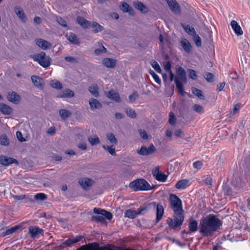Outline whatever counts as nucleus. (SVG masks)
<instances>
[{
	"instance_id": "nucleus-1",
	"label": "nucleus",
	"mask_w": 250,
	"mask_h": 250,
	"mask_svg": "<svg viewBox=\"0 0 250 250\" xmlns=\"http://www.w3.org/2000/svg\"><path fill=\"white\" fill-rule=\"evenodd\" d=\"M221 226L220 220L215 215L210 214L200 220L199 231L204 236H211Z\"/></svg>"
},
{
	"instance_id": "nucleus-2",
	"label": "nucleus",
	"mask_w": 250,
	"mask_h": 250,
	"mask_svg": "<svg viewBox=\"0 0 250 250\" xmlns=\"http://www.w3.org/2000/svg\"><path fill=\"white\" fill-rule=\"evenodd\" d=\"M129 187L134 191L148 190L151 189L150 185L143 179H138L130 182Z\"/></svg>"
},
{
	"instance_id": "nucleus-3",
	"label": "nucleus",
	"mask_w": 250,
	"mask_h": 250,
	"mask_svg": "<svg viewBox=\"0 0 250 250\" xmlns=\"http://www.w3.org/2000/svg\"><path fill=\"white\" fill-rule=\"evenodd\" d=\"M30 57L44 68L48 67L51 64V59L44 52L32 55Z\"/></svg>"
},
{
	"instance_id": "nucleus-4",
	"label": "nucleus",
	"mask_w": 250,
	"mask_h": 250,
	"mask_svg": "<svg viewBox=\"0 0 250 250\" xmlns=\"http://www.w3.org/2000/svg\"><path fill=\"white\" fill-rule=\"evenodd\" d=\"M170 201L174 213H183L182 201L177 196L173 194H170Z\"/></svg>"
},
{
	"instance_id": "nucleus-5",
	"label": "nucleus",
	"mask_w": 250,
	"mask_h": 250,
	"mask_svg": "<svg viewBox=\"0 0 250 250\" xmlns=\"http://www.w3.org/2000/svg\"><path fill=\"white\" fill-rule=\"evenodd\" d=\"M184 220L183 213H174V219L169 218L167 220V224L169 227L175 229L181 226Z\"/></svg>"
},
{
	"instance_id": "nucleus-6",
	"label": "nucleus",
	"mask_w": 250,
	"mask_h": 250,
	"mask_svg": "<svg viewBox=\"0 0 250 250\" xmlns=\"http://www.w3.org/2000/svg\"><path fill=\"white\" fill-rule=\"evenodd\" d=\"M29 233L32 238H37L40 235H42L43 230L37 226H31L29 227Z\"/></svg>"
},
{
	"instance_id": "nucleus-7",
	"label": "nucleus",
	"mask_w": 250,
	"mask_h": 250,
	"mask_svg": "<svg viewBox=\"0 0 250 250\" xmlns=\"http://www.w3.org/2000/svg\"><path fill=\"white\" fill-rule=\"evenodd\" d=\"M79 183L85 190H88L94 184V181L86 177H83L79 180Z\"/></svg>"
},
{
	"instance_id": "nucleus-8",
	"label": "nucleus",
	"mask_w": 250,
	"mask_h": 250,
	"mask_svg": "<svg viewBox=\"0 0 250 250\" xmlns=\"http://www.w3.org/2000/svg\"><path fill=\"white\" fill-rule=\"evenodd\" d=\"M156 150V148L153 145H151L148 147H146L144 146H142L140 150L138 151V153L141 155L146 156L148 155Z\"/></svg>"
},
{
	"instance_id": "nucleus-9",
	"label": "nucleus",
	"mask_w": 250,
	"mask_h": 250,
	"mask_svg": "<svg viewBox=\"0 0 250 250\" xmlns=\"http://www.w3.org/2000/svg\"><path fill=\"white\" fill-rule=\"evenodd\" d=\"M7 99L9 101L15 104L20 103L21 98L20 96L15 92H10L8 93Z\"/></svg>"
},
{
	"instance_id": "nucleus-10",
	"label": "nucleus",
	"mask_w": 250,
	"mask_h": 250,
	"mask_svg": "<svg viewBox=\"0 0 250 250\" xmlns=\"http://www.w3.org/2000/svg\"><path fill=\"white\" fill-rule=\"evenodd\" d=\"M36 44L42 50H47L50 48L52 44L42 39H37L35 40Z\"/></svg>"
},
{
	"instance_id": "nucleus-11",
	"label": "nucleus",
	"mask_w": 250,
	"mask_h": 250,
	"mask_svg": "<svg viewBox=\"0 0 250 250\" xmlns=\"http://www.w3.org/2000/svg\"><path fill=\"white\" fill-rule=\"evenodd\" d=\"M176 73L177 78L179 81H183L185 83L187 82V76L185 70L180 66L176 67Z\"/></svg>"
},
{
	"instance_id": "nucleus-12",
	"label": "nucleus",
	"mask_w": 250,
	"mask_h": 250,
	"mask_svg": "<svg viewBox=\"0 0 250 250\" xmlns=\"http://www.w3.org/2000/svg\"><path fill=\"white\" fill-rule=\"evenodd\" d=\"M89 104L92 110L99 109L102 107V104L98 100L93 98L89 99Z\"/></svg>"
},
{
	"instance_id": "nucleus-13",
	"label": "nucleus",
	"mask_w": 250,
	"mask_h": 250,
	"mask_svg": "<svg viewBox=\"0 0 250 250\" xmlns=\"http://www.w3.org/2000/svg\"><path fill=\"white\" fill-rule=\"evenodd\" d=\"M170 9L175 13L180 11V6L175 0H166Z\"/></svg>"
},
{
	"instance_id": "nucleus-14",
	"label": "nucleus",
	"mask_w": 250,
	"mask_h": 250,
	"mask_svg": "<svg viewBox=\"0 0 250 250\" xmlns=\"http://www.w3.org/2000/svg\"><path fill=\"white\" fill-rule=\"evenodd\" d=\"M155 206H156V222H158L162 219L164 213V208L163 206L161 204H157L155 203H153Z\"/></svg>"
},
{
	"instance_id": "nucleus-15",
	"label": "nucleus",
	"mask_w": 250,
	"mask_h": 250,
	"mask_svg": "<svg viewBox=\"0 0 250 250\" xmlns=\"http://www.w3.org/2000/svg\"><path fill=\"white\" fill-rule=\"evenodd\" d=\"M16 162H17V161L14 158L5 156H0V164L3 166H8Z\"/></svg>"
},
{
	"instance_id": "nucleus-16",
	"label": "nucleus",
	"mask_w": 250,
	"mask_h": 250,
	"mask_svg": "<svg viewBox=\"0 0 250 250\" xmlns=\"http://www.w3.org/2000/svg\"><path fill=\"white\" fill-rule=\"evenodd\" d=\"M31 80L35 86L40 89H42L43 85V80L36 75H33L31 77Z\"/></svg>"
},
{
	"instance_id": "nucleus-17",
	"label": "nucleus",
	"mask_w": 250,
	"mask_h": 250,
	"mask_svg": "<svg viewBox=\"0 0 250 250\" xmlns=\"http://www.w3.org/2000/svg\"><path fill=\"white\" fill-rule=\"evenodd\" d=\"M75 94L73 91L70 90V89L67 88L63 91H62L61 92H60L57 97L58 98H72L74 96Z\"/></svg>"
},
{
	"instance_id": "nucleus-18",
	"label": "nucleus",
	"mask_w": 250,
	"mask_h": 250,
	"mask_svg": "<svg viewBox=\"0 0 250 250\" xmlns=\"http://www.w3.org/2000/svg\"><path fill=\"white\" fill-rule=\"evenodd\" d=\"M230 25L236 35L240 36L243 34V32L241 27L235 21H232L230 22Z\"/></svg>"
},
{
	"instance_id": "nucleus-19",
	"label": "nucleus",
	"mask_w": 250,
	"mask_h": 250,
	"mask_svg": "<svg viewBox=\"0 0 250 250\" xmlns=\"http://www.w3.org/2000/svg\"><path fill=\"white\" fill-rule=\"evenodd\" d=\"M133 5L137 9L143 14L146 13L148 11V8L142 2L134 1L133 2Z\"/></svg>"
},
{
	"instance_id": "nucleus-20",
	"label": "nucleus",
	"mask_w": 250,
	"mask_h": 250,
	"mask_svg": "<svg viewBox=\"0 0 250 250\" xmlns=\"http://www.w3.org/2000/svg\"><path fill=\"white\" fill-rule=\"evenodd\" d=\"M105 94L107 97L116 102H120L121 101V99L119 94L113 90L106 92Z\"/></svg>"
},
{
	"instance_id": "nucleus-21",
	"label": "nucleus",
	"mask_w": 250,
	"mask_h": 250,
	"mask_svg": "<svg viewBox=\"0 0 250 250\" xmlns=\"http://www.w3.org/2000/svg\"><path fill=\"white\" fill-rule=\"evenodd\" d=\"M180 44L187 53H189L191 52L192 46L187 39H182L180 41Z\"/></svg>"
},
{
	"instance_id": "nucleus-22",
	"label": "nucleus",
	"mask_w": 250,
	"mask_h": 250,
	"mask_svg": "<svg viewBox=\"0 0 250 250\" xmlns=\"http://www.w3.org/2000/svg\"><path fill=\"white\" fill-rule=\"evenodd\" d=\"M189 181L188 179H182L178 182L175 188L179 189H184L189 186Z\"/></svg>"
},
{
	"instance_id": "nucleus-23",
	"label": "nucleus",
	"mask_w": 250,
	"mask_h": 250,
	"mask_svg": "<svg viewBox=\"0 0 250 250\" xmlns=\"http://www.w3.org/2000/svg\"><path fill=\"white\" fill-rule=\"evenodd\" d=\"M116 60L111 58H104L102 61L103 64L106 67L113 68L116 64Z\"/></svg>"
},
{
	"instance_id": "nucleus-24",
	"label": "nucleus",
	"mask_w": 250,
	"mask_h": 250,
	"mask_svg": "<svg viewBox=\"0 0 250 250\" xmlns=\"http://www.w3.org/2000/svg\"><path fill=\"white\" fill-rule=\"evenodd\" d=\"M0 111L3 114L9 115L12 112L13 110L9 105L3 103H0Z\"/></svg>"
},
{
	"instance_id": "nucleus-25",
	"label": "nucleus",
	"mask_w": 250,
	"mask_h": 250,
	"mask_svg": "<svg viewBox=\"0 0 250 250\" xmlns=\"http://www.w3.org/2000/svg\"><path fill=\"white\" fill-rule=\"evenodd\" d=\"M14 11L16 14L18 16V17L20 19V20L22 21L25 22L26 21V18L24 14V12L21 8L15 7Z\"/></svg>"
},
{
	"instance_id": "nucleus-26",
	"label": "nucleus",
	"mask_w": 250,
	"mask_h": 250,
	"mask_svg": "<svg viewBox=\"0 0 250 250\" xmlns=\"http://www.w3.org/2000/svg\"><path fill=\"white\" fill-rule=\"evenodd\" d=\"M66 39L74 44H79V42L77 36L73 33H69L66 35Z\"/></svg>"
},
{
	"instance_id": "nucleus-27",
	"label": "nucleus",
	"mask_w": 250,
	"mask_h": 250,
	"mask_svg": "<svg viewBox=\"0 0 250 250\" xmlns=\"http://www.w3.org/2000/svg\"><path fill=\"white\" fill-rule=\"evenodd\" d=\"M77 21L78 23L83 28H87L90 26L91 22L83 17H78Z\"/></svg>"
},
{
	"instance_id": "nucleus-28",
	"label": "nucleus",
	"mask_w": 250,
	"mask_h": 250,
	"mask_svg": "<svg viewBox=\"0 0 250 250\" xmlns=\"http://www.w3.org/2000/svg\"><path fill=\"white\" fill-rule=\"evenodd\" d=\"M174 81L178 89V92L181 95H184L185 92L184 91L183 85L181 82L178 80L177 78H175Z\"/></svg>"
},
{
	"instance_id": "nucleus-29",
	"label": "nucleus",
	"mask_w": 250,
	"mask_h": 250,
	"mask_svg": "<svg viewBox=\"0 0 250 250\" xmlns=\"http://www.w3.org/2000/svg\"><path fill=\"white\" fill-rule=\"evenodd\" d=\"M182 26L188 34L193 36L196 34L195 29L192 26L186 24H182Z\"/></svg>"
},
{
	"instance_id": "nucleus-30",
	"label": "nucleus",
	"mask_w": 250,
	"mask_h": 250,
	"mask_svg": "<svg viewBox=\"0 0 250 250\" xmlns=\"http://www.w3.org/2000/svg\"><path fill=\"white\" fill-rule=\"evenodd\" d=\"M120 9L125 13L128 12L130 15L133 14L131 8L126 2H123L122 3L120 6Z\"/></svg>"
},
{
	"instance_id": "nucleus-31",
	"label": "nucleus",
	"mask_w": 250,
	"mask_h": 250,
	"mask_svg": "<svg viewBox=\"0 0 250 250\" xmlns=\"http://www.w3.org/2000/svg\"><path fill=\"white\" fill-rule=\"evenodd\" d=\"M89 91L95 97H97L99 95L98 86L96 84H93L88 88Z\"/></svg>"
},
{
	"instance_id": "nucleus-32",
	"label": "nucleus",
	"mask_w": 250,
	"mask_h": 250,
	"mask_svg": "<svg viewBox=\"0 0 250 250\" xmlns=\"http://www.w3.org/2000/svg\"><path fill=\"white\" fill-rule=\"evenodd\" d=\"M20 228L19 226L13 227L10 229H7L5 231L3 232V236L10 235L16 232Z\"/></svg>"
},
{
	"instance_id": "nucleus-33",
	"label": "nucleus",
	"mask_w": 250,
	"mask_h": 250,
	"mask_svg": "<svg viewBox=\"0 0 250 250\" xmlns=\"http://www.w3.org/2000/svg\"><path fill=\"white\" fill-rule=\"evenodd\" d=\"M50 86L56 89L60 90L62 88V83L57 80H52L50 83Z\"/></svg>"
},
{
	"instance_id": "nucleus-34",
	"label": "nucleus",
	"mask_w": 250,
	"mask_h": 250,
	"mask_svg": "<svg viewBox=\"0 0 250 250\" xmlns=\"http://www.w3.org/2000/svg\"><path fill=\"white\" fill-rule=\"evenodd\" d=\"M59 114L62 119L64 120L71 116V113L66 109H61L59 111Z\"/></svg>"
},
{
	"instance_id": "nucleus-35",
	"label": "nucleus",
	"mask_w": 250,
	"mask_h": 250,
	"mask_svg": "<svg viewBox=\"0 0 250 250\" xmlns=\"http://www.w3.org/2000/svg\"><path fill=\"white\" fill-rule=\"evenodd\" d=\"M137 215L136 211L132 209H129L125 212V216L130 219L134 218Z\"/></svg>"
},
{
	"instance_id": "nucleus-36",
	"label": "nucleus",
	"mask_w": 250,
	"mask_h": 250,
	"mask_svg": "<svg viewBox=\"0 0 250 250\" xmlns=\"http://www.w3.org/2000/svg\"><path fill=\"white\" fill-rule=\"evenodd\" d=\"M90 27L93 29L95 33L101 31L103 29L102 26L95 22L91 23Z\"/></svg>"
},
{
	"instance_id": "nucleus-37",
	"label": "nucleus",
	"mask_w": 250,
	"mask_h": 250,
	"mask_svg": "<svg viewBox=\"0 0 250 250\" xmlns=\"http://www.w3.org/2000/svg\"><path fill=\"white\" fill-rule=\"evenodd\" d=\"M236 81L237 82H239V85H237V86H238L237 89L236 88L235 85H234L233 89L237 93L240 92L244 89L245 85H244V83L242 82H241V78H238Z\"/></svg>"
},
{
	"instance_id": "nucleus-38",
	"label": "nucleus",
	"mask_w": 250,
	"mask_h": 250,
	"mask_svg": "<svg viewBox=\"0 0 250 250\" xmlns=\"http://www.w3.org/2000/svg\"><path fill=\"white\" fill-rule=\"evenodd\" d=\"M88 140L91 146H94L100 143L99 138L96 136L89 137Z\"/></svg>"
},
{
	"instance_id": "nucleus-39",
	"label": "nucleus",
	"mask_w": 250,
	"mask_h": 250,
	"mask_svg": "<svg viewBox=\"0 0 250 250\" xmlns=\"http://www.w3.org/2000/svg\"><path fill=\"white\" fill-rule=\"evenodd\" d=\"M107 139L111 144L116 145L117 143V140L114 135L112 133H107L106 135Z\"/></svg>"
},
{
	"instance_id": "nucleus-40",
	"label": "nucleus",
	"mask_w": 250,
	"mask_h": 250,
	"mask_svg": "<svg viewBox=\"0 0 250 250\" xmlns=\"http://www.w3.org/2000/svg\"><path fill=\"white\" fill-rule=\"evenodd\" d=\"M198 223L195 220H192L189 224V229L191 232H195L197 229Z\"/></svg>"
},
{
	"instance_id": "nucleus-41",
	"label": "nucleus",
	"mask_w": 250,
	"mask_h": 250,
	"mask_svg": "<svg viewBox=\"0 0 250 250\" xmlns=\"http://www.w3.org/2000/svg\"><path fill=\"white\" fill-rule=\"evenodd\" d=\"M192 92L196 96L198 97L200 99H204V96L202 95V91L199 89H197L195 87H193L192 88Z\"/></svg>"
},
{
	"instance_id": "nucleus-42",
	"label": "nucleus",
	"mask_w": 250,
	"mask_h": 250,
	"mask_svg": "<svg viewBox=\"0 0 250 250\" xmlns=\"http://www.w3.org/2000/svg\"><path fill=\"white\" fill-rule=\"evenodd\" d=\"M0 144L4 146H7L9 144V140L5 135H2L0 136Z\"/></svg>"
},
{
	"instance_id": "nucleus-43",
	"label": "nucleus",
	"mask_w": 250,
	"mask_h": 250,
	"mask_svg": "<svg viewBox=\"0 0 250 250\" xmlns=\"http://www.w3.org/2000/svg\"><path fill=\"white\" fill-rule=\"evenodd\" d=\"M203 184H205L208 186H212V180L209 176L204 177L202 180L200 182Z\"/></svg>"
},
{
	"instance_id": "nucleus-44",
	"label": "nucleus",
	"mask_w": 250,
	"mask_h": 250,
	"mask_svg": "<svg viewBox=\"0 0 250 250\" xmlns=\"http://www.w3.org/2000/svg\"><path fill=\"white\" fill-rule=\"evenodd\" d=\"M192 108L194 111L199 114H202L204 112L203 107L199 104H195L193 105Z\"/></svg>"
},
{
	"instance_id": "nucleus-45",
	"label": "nucleus",
	"mask_w": 250,
	"mask_h": 250,
	"mask_svg": "<svg viewBox=\"0 0 250 250\" xmlns=\"http://www.w3.org/2000/svg\"><path fill=\"white\" fill-rule=\"evenodd\" d=\"M112 145L111 146H103V147L111 155L115 156L116 155L115 153V148Z\"/></svg>"
},
{
	"instance_id": "nucleus-46",
	"label": "nucleus",
	"mask_w": 250,
	"mask_h": 250,
	"mask_svg": "<svg viewBox=\"0 0 250 250\" xmlns=\"http://www.w3.org/2000/svg\"><path fill=\"white\" fill-rule=\"evenodd\" d=\"M193 40L196 44V45L198 47H200L202 45L201 39V38L197 34H195L193 35Z\"/></svg>"
},
{
	"instance_id": "nucleus-47",
	"label": "nucleus",
	"mask_w": 250,
	"mask_h": 250,
	"mask_svg": "<svg viewBox=\"0 0 250 250\" xmlns=\"http://www.w3.org/2000/svg\"><path fill=\"white\" fill-rule=\"evenodd\" d=\"M149 73L155 80V82L159 84H161V81L158 75H157L153 70H150Z\"/></svg>"
},
{
	"instance_id": "nucleus-48",
	"label": "nucleus",
	"mask_w": 250,
	"mask_h": 250,
	"mask_svg": "<svg viewBox=\"0 0 250 250\" xmlns=\"http://www.w3.org/2000/svg\"><path fill=\"white\" fill-rule=\"evenodd\" d=\"M106 51V49L101 44L99 46V48L95 50V53L97 55H100L101 53H105Z\"/></svg>"
},
{
	"instance_id": "nucleus-49",
	"label": "nucleus",
	"mask_w": 250,
	"mask_h": 250,
	"mask_svg": "<svg viewBox=\"0 0 250 250\" xmlns=\"http://www.w3.org/2000/svg\"><path fill=\"white\" fill-rule=\"evenodd\" d=\"M92 220L93 221H96L97 222H101L104 223L105 221V219L103 216V215H97V216H93L92 217Z\"/></svg>"
},
{
	"instance_id": "nucleus-50",
	"label": "nucleus",
	"mask_w": 250,
	"mask_h": 250,
	"mask_svg": "<svg viewBox=\"0 0 250 250\" xmlns=\"http://www.w3.org/2000/svg\"><path fill=\"white\" fill-rule=\"evenodd\" d=\"M152 67L158 73H161V69L160 66H159L158 63L155 61H153L151 63Z\"/></svg>"
},
{
	"instance_id": "nucleus-51",
	"label": "nucleus",
	"mask_w": 250,
	"mask_h": 250,
	"mask_svg": "<svg viewBox=\"0 0 250 250\" xmlns=\"http://www.w3.org/2000/svg\"><path fill=\"white\" fill-rule=\"evenodd\" d=\"M155 178L159 181L164 182L167 180V176L164 173H160Z\"/></svg>"
},
{
	"instance_id": "nucleus-52",
	"label": "nucleus",
	"mask_w": 250,
	"mask_h": 250,
	"mask_svg": "<svg viewBox=\"0 0 250 250\" xmlns=\"http://www.w3.org/2000/svg\"><path fill=\"white\" fill-rule=\"evenodd\" d=\"M126 115L132 118H134L136 117V113L135 111L131 108H128L126 109Z\"/></svg>"
},
{
	"instance_id": "nucleus-53",
	"label": "nucleus",
	"mask_w": 250,
	"mask_h": 250,
	"mask_svg": "<svg viewBox=\"0 0 250 250\" xmlns=\"http://www.w3.org/2000/svg\"><path fill=\"white\" fill-rule=\"evenodd\" d=\"M56 21L61 26L64 27H67L66 22L61 17H56Z\"/></svg>"
},
{
	"instance_id": "nucleus-54",
	"label": "nucleus",
	"mask_w": 250,
	"mask_h": 250,
	"mask_svg": "<svg viewBox=\"0 0 250 250\" xmlns=\"http://www.w3.org/2000/svg\"><path fill=\"white\" fill-rule=\"evenodd\" d=\"M46 196L42 193H37L34 196V198L38 200H44L46 199Z\"/></svg>"
},
{
	"instance_id": "nucleus-55",
	"label": "nucleus",
	"mask_w": 250,
	"mask_h": 250,
	"mask_svg": "<svg viewBox=\"0 0 250 250\" xmlns=\"http://www.w3.org/2000/svg\"><path fill=\"white\" fill-rule=\"evenodd\" d=\"M147 210V207L146 206L140 207L136 211L137 215L144 214Z\"/></svg>"
},
{
	"instance_id": "nucleus-56",
	"label": "nucleus",
	"mask_w": 250,
	"mask_h": 250,
	"mask_svg": "<svg viewBox=\"0 0 250 250\" xmlns=\"http://www.w3.org/2000/svg\"><path fill=\"white\" fill-rule=\"evenodd\" d=\"M189 77L192 80H196L197 77V73L192 69H189Z\"/></svg>"
},
{
	"instance_id": "nucleus-57",
	"label": "nucleus",
	"mask_w": 250,
	"mask_h": 250,
	"mask_svg": "<svg viewBox=\"0 0 250 250\" xmlns=\"http://www.w3.org/2000/svg\"><path fill=\"white\" fill-rule=\"evenodd\" d=\"M138 97V93L135 91L128 97V98L131 102H134Z\"/></svg>"
},
{
	"instance_id": "nucleus-58",
	"label": "nucleus",
	"mask_w": 250,
	"mask_h": 250,
	"mask_svg": "<svg viewBox=\"0 0 250 250\" xmlns=\"http://www.w3.org/2000/svg\"><path fill=\"white\" fill-rule=\"evenodd\" d=\"M64 60L65 61L69 62L76 63L78 62L77 59L73 57H65Z\"/></svg>"
},
{
	"instance_id": "nucleus-59",
	"label": "nucleus",
	"mask_w": 250,
	"mask_h": 250,
	"mask_svg": "<svg viewBox=\"0 0 250 250\" xmlns=\"http://www.w3.org/2000/svg\"><path fill=\"white\" fill-rule=\"evenodd\" d=\"M203 166V164L202 162L200 161H197L193 163V167L194 168L197 169H200Z\"/></svg>"
},
{
	"instance_id": "nucleus-60",
	"label": "nucleus",
	"mask_w": 250,
	"mask_h": 250,
	"mask_svg": "<svg viewBox=\"0 0 250 250\" xmlns=\"http://www.w3.org/2000/svg\"><path fill=\"white\" fill-rule=\"evenodd\" d=\"M169 123L170 125H174L175 123V117L174 114L170 112L169 114Z\"/></svg>"
},
{
	"instance_id": "nucleus-61",
	"label": "nucleus",
	"mask_w": 250,
	"mask_h": 250,
	"mask_svg": "<svg viewBox=\"0 0 250 250\" xmlns=\"http://www.w3.org/2000/svg\"><path fill=\"white\" fill-rule=\"evenodd\" d=\"M102 215L103 216H104L108 220H111L113 217L112 214L110 212H108L104 209V210L103 214H102Z\"/></svg>"
},
{
	"instance_id": "nucleus-62",
	"label": "nucleus",
	"mask_w": 250,
	"mask_h": 250,
	"mask_svg": "<svg viewBox=\"0 0 250 250\" xmlns=\"http://www.w3.org/2000/svg\"><path fill=\"white\" fill-rule=\"evenodd\" d=\"M205 78L207 81L210 82L212 81L213 78V75L212 73H208L207 74H206Z\"/></svg>"
},
{
	"instance_id": "nucleus-63",
	"label": "nucleus",
	"mask_w": 250,
	"mask_h": 250,
	"mask_svg": "<svg viewBox=\"0 0 250 250\" xmlns=\"http://www.w3.org/2000/svg\"><path fill=\"white\" fill-rule=\"evenodd\" d=\"M16 136H17V139L20 142H24L25 141V139L22 137V133L21 132L17 131L16 132Z\"/></svg>"
},
{
	"instance_id": "nucleus-64",
	"label": "nucleus",
	"mask_w": 250,
	"mask_h": 250,
	"mask_svg": "<svg viewBox=\"0 0 250 250\" xmlns=\"http://www.w3.org/2000/svg\"><path fill=\"white\" fill-rule=\"evenodd\" d=\"M140 135L143 139H147V135L146 132L144 130H140L139 131Z\"/></svg>"
}]
</instances>
